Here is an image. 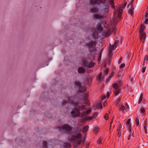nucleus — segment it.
Listing matches in <instances>:
<instances>
[{
	"label": "nucleus",
	"instance_id": "54",
	"mask_svg": "<svg viewBox=\"0 0 148 148\" xmlns=\"http://www.w3.org/2000/svg\"><path fill=\"white\" fill-rule=\"evenodd\" d=\"M107 104V103L106 102H105L104 103H103V105L104 106H105V104Z\"/></svg>",
	"mask_w": 148,
	"mask_h": 148
},
{
	"label": "nucleus",
	"instance_id": "23",
	"mask_svg": "<svg viewBox=\"0 0 148 148\" xmlns=\"http://www.w3.org/2000/svg\"><path fill=\"white\" fill-rule=\"evenodd\" d=\"M118 132V136L120 137L121 136V130L120 128H119L117 130Z\"/></svg>",
	"mask_w": 148,
	"mask_h": 148
},
{
	"label": "nucleus",
	"instance_id": "27",
	"mask_svg": "<svg viewBox=\"0 0 148 148\" xmlns=\"http://www.w3.org/2000/svg\"><path fill=\"white\" fill-rule=\"evenodd\" d=\"M119 40H118L117 41H116L115 43V44H114V45L115 46V47H117L118 44H119Z\"/></svg>",
	"mask_w": 148,
	"mask_h": 148
},
{
	"label": "nucleus",
	"instance_id": "29",
	"mask_svg": "<svg viewBox=\"0 0 148 148\" xmlns=\"http://www.w3.org/2000/svg\"><path fill=\"white\" fill-rule=\"evenodd\" d=\"M116 48V47H115L114 45H112V46H111V49L112 50H115V49Z\"/></svg>",
	"mask_w": 148,
	"mask_h": 148
},
{
	"label": "nucleus",
	"instance_id": "16",
	"mask_svg": "<svg viewBox=\"0 0 148 148\" xmlns=\"http://www.w3.org/2000/svg\"><path fill=\"white\" fill-rule=\"evenodd\" d=\"M71 146V145L68 143H64L63 144L64 148H70Z\"/></svg>",
	"mask_w": 148,
	"mask_h": 148
},
{
	"label": "nucleus",
	"instance_id": "40",
	"mask_svg": "<svg viewBox=\"0 0 148 148\" xmlns=\"http://www.w3.org/2000/svg\"><path fill=\"white\" fill-rule=\"evenodd\" d=\"M121 98L120 97H119L117 99V103L118 104V103H119V102L120 101V100H121Z\"/></svg>",
	"mask_w": 148,
	"mask_h": 148
},
{
	"label": "nucleus",
	"instance_id": "44",
	"mask_svg": "<svg viewBox=\"0 0 148 148\" xmlns=\"http://www.w3.org/2000/svg\"><path fill=\"white\" fill-rule=\"evenodd\" d=\"M106 95L107 98L109 97L110 96V93L108 92H107Z\"/></svg>",
	"mask_w": 148,
	"mask_h": 148
},
{
	"label": "nucleus",
	"instance_id": "22",
	"mask_svg": "<svg viewBox=\"0 0 148 148\" xmlns=\"http://www.w3.org/2000/svg\"><path fill=\"white\" fill-rule=\"evenodd\" d=\"M132 137H134V136H133V132L132 134L130 133L129 135V136H128V137H127V140H129L130 139L131 137H132Z\"/></svg>",
	"mask_w": 148,
	"mask_h": 148
},
{
	"label": "nucleus",
	"instance_id": "33",
	"mask_svg": "<svg viewBox=\"0 0 148 148\" xmlns=\"http://www.w3.org/2000/svg\"><path fill=\"white\" fill-rule=\"evenodd\" d=\"M122 83V81L120 80H119L117 82V84L119 86H120L121 85Z\"/></svg>",
	"mask_w": 148,
	"mask_h": 148
},
{
	"label": "nucleus",
	"instance_id": "53",
	"mask_svg": "<svg viewBox=\"0 0 148 148\" xmlns=\"http://www.w3.org/2000/svg\"><path fill=\"white\" fill-rule=\"evenodd\" d=\"M85 141V139L84 140H82V143H84V142Z\"/></svg>",
	"mask_w": 148,
	"mask_h": 148
},
{
	"label": "nucleus",
	"instance_id": "20",
	"mask_svg": "<svg viewBox=\"0 0 148 148\" xmlns=\"http://www.w3.org/2000/svg\"><path fill=\"white\" fill-rule=\"evenodd\" d=\"M89 127L87 125L84 126L83 128V131L85 132H87L88 130Z\"/></svg>",
	"mask_w": 148,
	"mask_h": 148
},
{
	"label": "nucleus",
	"instance_id": "10",
	"mask_svg": "<svg viewBox=\"0 0 148 148\" xmlns=\"http://www.w3.org/2000/svg\"><path fill=\"white\" fill-rule=\"evenodd\" d=\"M129 109V106L127 105V104L126 107L124 106L123 105L120 106V110L122 111L123 113L127 111V110Z\"/></svg>",
	"mask_w": 148,
	"mask_h": 148
},
{
	"label": "nucleus",
	"instance_id": "42",
	"mask_svg": "<svg viewBox=\"0 0 148 148\" xmlns=\"http://www.w3.org/2000/svg\"><path fill=\"white\" fill-rule=\"evenodd\" d=\"M145 27V26L144 25H142L140 26V28L143 29H144Z\"/></svg>",
	"mask_w": 148,
	"mask_h": 148
},
{
	"label": "nucleus",
	"instance_id": "12",
	"mask_svg": "<svg viewBox=\"0 0 148 148\" xmlns=\"http://www.w3.org/2000/svg\"><path fill=\"white\" fill-rule=\"evenodd\" d=\"M123 11V10L121 8L118 9L116 11V14H117V16H118L119 18L121 17V15L122 14Z\"/></svg>",
	"mask_w": 148,
	"mask_h": 148
},
{
	"label": "nucleus",
	"instance_id": "6",
	"mask_svg": "<svg viewBox=\"0 0 148 148\" xmlns=\"http://www.w3.org/2000/svg\"><path fill=\"white\" fill-rule=\"evenodd\" d=\"M81 64L83 65L84 67L88 68H90L94 66L95 63L90 60L89 61L88 60L82 59L81 60Z\"/></svg>",
	"mask_w": 148,
	"mask_h": 148
},
{
	"label": "nucleus",
	"instance_id": "39",
	"mask_svg": "<svg viewBox=\"0 0 148 148\" xmlns=\"http://www.w3.org/2000/svg\"><path fill=\"white\" fill-rule=\"evenodd\" d=\"M98 107H99V109H101L102 108V105L101 104H99L98 105Z\"/></svg>",
	"mask_w": 148,
	"mask_h": 148
},
{
	"label": "nucleus",
	"instance_id": "37",
	"mask_svg": "<svg viewBox=\"0 0 148 148\" xmlns=\"http://www.w3.org/2000/svg\"><path fill=\"white\" fill-rule=\"evenodd\" d=\"M131 119L130 118L127 121V124L128 125H129L130 124V123Z\"/></svg>",
	"mask_w": 148,
	"mask_h": 148
},
{
	"label": "nucleus",
	"instance_id": "4",
	"mask_svg": "<svg viewBox=\"0 0 148 148\" xmlns=\"http://www.w3.org/2000/svg\"><path fill=\"white\" fill-rule=\"evenodd\" d=\"M85 96L84 95L82 96V95L81 94H78L75 95L74 97H70L68 96H66V97H68L70 99V100H73L79 103H81L85 107V106L83 104L86 105L87 106H90V104L88 103V101L87 99V96L86 95H85Z\"/></svg>",
	"mask_w": 148,
	"mask_h": 148
},
{
	"label": "nucleus",
	"instance_id": "59",
	"mask_svg": "<svg viewBox=\"0 0 148 148\" xmlns=\"http://www.w3.org/2000/svg\"><path fill=\"white\" fill-rule=\"evenodd\" d=\"M121 58H120L119 60H120V61H121Z\"/></svg>",
	"mask_w": 148,
	"mask_h": 148
},
{
	"label": "nucleus",
	"instance_id": "36",
	"mask_svg": "<svg viewBox=\"0 0 148 148\" xmlns=\"http://www.w3.org/2000/svg\"><path fill=\"white\" fill-rule=\"evenodd\" d=\"M146 66L144 67H143L142 69V73H144L146 69Z\"/></svg>",
	"mask_w": 148,
	"mask_h": 148
},
{
	"label": "nucleus",
	"instance_id": "48",
	"mask_svg": "<svg viewBox=\"0 0 148 148\" xmlns=\"http://www.w3.org/2000/svg\"><path fill=\"white\" fill-rule=\"evenodd\" d=\"M111 60L112 59L110 58L108 60V62H110L111 61Z\"/></svg>",
	"mask_w": 148,
	"mask_h": 148
},
{
	"label": "nucleus",
	"instance_id": "52",
	"mask_svg": "<svg viewBox=\"0 0 148 148\" xmlns=\"http://www.w3.org/2000/svg\"><path fill=\"white\" fill-rule=\"evenodd\" d=\"M121 63V61H120V60H119L118 61V63L120 64Z\"/></svg>",
	"mask_w": 148,
	"mask_h": 148
},
{
	"label": "nucleus",
	"instance_id": "8",
	"mask_svg": "<svg viewBox=\"0 0 148 148\" xmlns=\"http://www.w3.org/2000/svg\"><path fill=\"white\" fill-rule=\"evenodd\" d=\"M76 87L77 88L78 91L81 93H82L85 92L86 90V88L85 86H82L80 82L76 81L75 83Z\"/></svg>",
	"mask_w": 148,
	"mask_h": 148
},
{
	"label": "nucleus",
	"instance_id": "7",
	"mask_svg": "<svg viewBox=\"0 0 148 148\" xmlns=\"http://www.w3.org/2000/svg\"><path fill=\"white\" fill-rule=\"evenodd\" d=\"M72 127L68 124H64L62 127H59L57 129L60 131H65L67 132H71L72 129Z\"/></svg>",
	"mask_w": 148,
	"mask_h": 148
},
{
	"label": "nucleus",
	"instance_id": "30",
	"mask_svg": "<svg viewBox=\"0 0 148 148\" xmlns=\"http://www.w3.org/2000/svg\"><path fill=\"white\" fill-rule=\"evenodd\" d=\"M140 111L141 113H144L145 112V110L144 108H142Z\"/></svg>",
	"mask_w": 148,
	"mask_h": 148
},
{
	"label": "nucleus",
	"instance_id": "13",
	"mask_svg": "<svg viewBox=\"0 0 148 148\" xmlns=\"http://www.w3.org/2000/svg\"><path fill=\"white\" fill-rule=\"evenodd\" d=\"M78 72L79 73L84 74L85 72V69L82 67H79L78 69Z\"/></svg>",
	"mask_w": 148,
	"mask_h": 148
},
{
	"label": "nucleus",
	"instance_id": "28",
	"mask_svg": "<svg viewBox=\"0 0 148 148\" xmlns=\"http://www.w3.org/2000/svg\"><path fill=\"white\" fill-rule=\"evenodd\" d=\"M108 114H106L104 116V118L106 120H108Z\"/></svg>",
	"mask_w": 148,
	"mask_h": 148
},
{
	"label": "nucleus",
	"instance_id": "1",
	"mask_svg": "<svg viewBox=\"0 0 148 148\" xmlns=\"http://www.w3.org/2000/svg\"><path fill=\"white\" fill-rule=\"evenodd\" d=\"M96 29L97 30L93 31V34H92V39H89L85 44L86 47L88 49L89 51L95 54L96 52V47L97 44V40L99 38H101V36L105 37L108 36V33L106 32H103V28L100 24L97 25Z\"/></svg>",
	"mask_w": 148,
	"mask_h": 148
},
{
	"label": "nucleus",
	"instance_id": "51",
	"mask_svg": "<svg viewBox=\"0 0 148 148\" xmlns=\"http://www.w3.org/2000/svg\"><path fill=\"white\" fill-rule=\"evenodd\" d=\"M145 62H146L144 60L143 63V65L144 64H145Z\"/></svg>",
	"mask_w": 148,
	"mask_h": 148
},
{
	"label": "nucleus",
	"instance_id": "55",
	"mask_svg": "<svg viewBox=\"0 0 148 148\" xmlns=\"http://www.w3.org/2000/svg\"><path fill=\"white\" fill-rule=\"evenodd\" d=\"M113 118H112L111 119V122H110V123L111 124L112 122H113Z\"/></svg>",
	"mask_w": 148,
	"mask_h": 148
},
{
	"label": "nucleus",
	"instance_id": "61",
	"mask_svg": "<svg viewBox=\"0 0 148 148\" xmlns=\"http://www.w3.org/2000/svg\"><path fill=\"white\" fill-rule=\"evenodd\" d=\"M137 148H139V147H137Z\"/></svg>",
	"mask_w": 148,
	"mask_h": 148
},
{
	"label": "nucleus",
	"instance_id": "41",
	"mask_svg": "<svg viewBox=\"0 0 148 148\" xmlns=\"http://www.w3.org/2000/svg\"><path fill=\"white\" fill-rule=\"evenodd\" d=\"M148 15V10H147L145 12V17H147Z\"/></svg>",
	"mask_w": 148,
	"mask_h": 148
},
{
	"label": "nucleus",
	"instance_id": "15",
	"mask_svg": "<svg viewBox=\"0 0 148 148\" xmlns=\"http://www.w3.org/2000/svg\"><path fill=\"white\" fill-rule=\"evenodd\" d=\"M49 140L44 141L43 142V144L42 145L43 148H47V143Z\"/></svg>",
	"mask_w": 148,
	"mask_h": 148
},
{
	"label": "nucleus",
	"instance_id": "32",
	"mask_svg": "<svg viewBox=\"0 0 148 148\" xmlns=\"http://www.w3.org/2000/svg\"><path fill=\"white\" fill-rule=\"evenodd\" d=\"M125 64H124V63L120 65V66H119V68L120 69L123 68L125 67Z\"/></svg>",
	"mask_w": 148,
	"mask_h": 148
},
{
	"label": "nucleus",
	"instance_id": "58",
	"mask_svg": "<svg viewBox=\"0 0 148 148\" xmlns=\"http://www.w3.org/2000/svg\"><path fill=\"white\" fill-rule=\"evenodd\" d=\"M120 41H121V42H122V40H120Z\"/></svg>",
	"mask_w": 148,
	"mask_h": 148
},
{
	"label": "nucleus",
	"instance_id": "43",
	"mask_svg": "<svg viewBox=\"0 0 148 148\" xmlns=\"http://www.w3.org/2000/svg\"><path fill=\"white\" fill-rule=\"evenodd\" d=\"M145 23L146 24H147L148 23V19H147L145 20Z\"/></svg>",
	"mask_w": 148,
	"mask_h": 148
},
{
	"label": "nucleus",
	"instance_id": "3",
	"mask_svg": "<svg viewBox=\"0 0 148 148\" xmlns=\"http://www.w3.org/2000/svg\"><path fill=\"white\" fill-rule=\"evenodd\" d=\"M90 5L93 6V8L90 9L91 12L96 13L98 10L96 5H97L101 4L102 5V12L104 14H106L109 11V8L110 5L112 8L114 9L113 0H90Z\"/></svg>",
	"mask_w": 148,
	"mask_h": 148
},
{
	"label": "nucleus",
	"instance_id": "24",
	"mask_svg": "<svg viewBox=\"0 0 148 148\" xmlns=\"http://www.w3.org/2000/svg\"><path fill=\"white\" fill-rule=\"evenodd\" d=\"M135 121H136V125L137 126H138L139 123V119L137 117L136 118V119H135Z\"/></svg>",
	"mask_w": 148,
	"mask_h": 148
},
{
	"label": "nucleus",
	"instance_id": "2",
	"mask_svg": "<svg viewBox=\"0 0 148 148\" xmlns=\"http://www.w3.org/2000/svg\"><path fill=\"white\" fill-rule=\"evenodd\" d=\"M69 98L67 97H65V99L63 100L62 105H64L67 103L71 104L75 106L76 107L72 111L71 114L72 117H76L79 116L83 117L84 116L88 115L91 111V108H90L88 110L80 112V111H82L83 110L85 109L84 106L81 103H78L76 101L72 100H70Z\"/></svg>",
	"mask_w": 148,
	"mask_h": 148
},
{
	"label": "nucleus",
	"instance_id": "21",
	"mask_svg": "<svg viewBox=\"0 0 148 148\" xmlns=\"http://www.w3.org/2000/svg\"><path fill=\"white\" fill-rule=\"evenodd\" d=\"M143 96V94L142 93H141L140 96L139 100H138V104H139L141 102V101Z\"/></svg>",
	"mask_w": 148,
	"mask_h": 148
},
{
	"label": "nucleus",
	"instance_id": "25",
	"mask_svg": "<svg viewBox=\"0 0 148 148\" xmlns=\"http://www.w3.org/2000/svg\"><path fill=\"white\" fill-rule=\"evenodd\" d=\"M129 13L130 14L131 16H132L134 12L132 9H129Z\"/></svg>",
	"mask_w": 148,
	"mask_h": 148
},
{
	"label": "nucleus",
	"instance_id": "35",
	"mask_svg": "<svg viewBox=\"0 0 148 148\" xmlns=\"http://www.w3.org/2000/svg\"><path fill=\"white\" fill-rule=\"evenodd\" d=\"M148 59V56H147V55H145V57H144V60L145 61H147V60Z\"/></svg>",
	"mask_w": 148,
	"mask_h": 148
},
{
	"label": "nucleus",
	"instance_id": "56",
	"mask_svg": "<svg viewBox=\"0 0 148 148\" xmlns=\"http://www.w3.org/2000/svg\"><path fill=\"white\" fill-rule=\"evenodd\" d=\"M98 78H99V79H100V76H99L98 77Z\"/></svg>",
	"mask_w": 148,
	"mask_h": 148
},
{
	"label": "nucleus",
	"instance_id": "34",
	"mask_svg": "<svg viewBox=\"0 0 148 148\" xmlns=\"http://www.w3.org/2000/svg\"><path fill=\"white\" fill-rule=\"evenodd\" d=\"M109 70L108 69H106L104 71V73L106 75H107L108 73Z\"/></svg>",
	"mask_w": 148,
	"mask_h": 148
},
{
	"label": "nucleus",
	"instance_id": "9",
	"mask_svg": "<svg viewBox=\"0 0 148 148\" xmlns=\"http://www.w3.org/2000/svg\"><path fill=\"white\" fill-rule=\"evenodd\" d=\"M143 29L140 28L139 34L140 35V39L143 43H144L145 42L146 38V34L143 32Z\"/></svg>",
	"mask_w": 148,
	"mask_h": 148
},
{
	"label": "nucleus",
	"instance_id": "5",
	"mask_svg": "<svg viewBox=\"0 0 148 148\" xmlns=\"http://www.w3.org/2000/svg\"><path fill=\"white\" fill-rule=\"evenodd\" d=\"M71 135L70 140L72 143H73L74 146L76 147L79 145L82 141L81 139L82 136L81 134L74 131L73 132L71 133Z\"/></svg>",
	"mask_w": 148,
	"mask_h": 148
},
{
	"label": "nucleus",
	"instance_id": "60",
	"mask_svg": "<svg viewBox=\"0 0 148 148\" xmlns=\"http://www.w3.org/2000/svg\"><path fill=\"white\" fill-rule=\"evenodd\" d=\"M145 121H146H146H147V119H146L145 120Z\"/></svg>",
	"mask_w": 148,
	"mask_h": 148
},
{
	"label": "nucleus",
	"instance_id": "47",
	"mask_svg": "<svg viewBox=\"0 0 148 148\" xmlns=\"http://www.w3.org/2000/svg\"><path fill=\"white\" fill-rule=\"evenodd\" d=\"M119 127V128H120L121 130V129L122 128V125H121V123H120Z\"/></svg>",
	"mask_w": 148,
	"mask_h": 148
},
{
	"label": "nucleus",
	"instance_id": "11",
	"mask_svg": "<svg viewBox=\"0 0 148 148\" xmlns=\"http://www.w3.org/2000/svg\"><path fill=\"white\" fill-rule=\"evenodd\" d=\"M85 83L89 85L92 82V78L87 75L86 76V78L85 80Z\"/></svg>",
	"mask_w": 148,
	"mask_h": 148
},
{
	"label": "nucleus",
	"instance_id": "38",
	"mask_svg": "<svg viewBox=\"0 0 148 148\" xmlns=\"http://www.w3.org/2000/svg\"><path fill=\"white\" fill-rule=\"evenodd\" d=\"M99 130V128L97 127H95V128L94 130L96 132H97Z\"/></svg>",
	"mask_w": 148,
	"mask_h": 148
},
{
	"label": "nucleus",
	"instance_id": "18",
	"mask_svg": "<svg viewBox=\"0 0 148 148\" xmlns=\"http://www.w3.org/2000/svg\"><path fill=\"white\" fill-rule=\"evenodd\" d=\"M114 93L115 94V96H117L118 95L121 93V90H115L114 92Z\"/></svg>",
	"mask_w": 148,
	"mask_h": 148
},
{
	"label": "nucleus",
	"instance_id": "46",
	"mask_svg": "<svg viewBox=\"0 0 148 148\" xmlns=\"http://www.w3.org/2000/svg\"><path fill=\"white\" fill-rule=\"evenodd\" d=\"M130 126H129V128H128V129H129V131L130 132H132V130H131V129L130 128Z\"/></svg>",
	"mask_w": 148,
	"mask_h": 148
},
{
	"label": "nucleus",
	"instance_id": "17",
	"mask_svg": "<svg viewBox=\"0 0 148 148\" xmlns=\"http://www.w3.org/2000/svg\"><path fill=\"white\" fill-rule=\"evenodd\" d=\"M94 17L96 19H101L103 18V17L100 15L98 14H95L94 15Z\"/></svg>",
	"mask_w": 148,
	"mask_h": 148
},
{
	"label": "nucleus",
	"instance_id": "57",
	"mask_svg": "<svg viewBox=\"0 0 148 148\" xmlns=\"http://www.w3.org/2000/svg\"><path fill=\"white\" fill-rule=\"evenodd\" d=\"M130 4H131L130 3V4H128V5H127V7H128V6L129 5H130Z\"/></svg>",
	"mask_w": 148,
	"mask_h": 148
},
{
	"label": "nucleus",
	"instance_id": "62",
	"mask_svg": "<svg viewBox=\"0 0 148 148\" xmlns=\"http://www.w3.org/2000/svg\"><path fill=\"white\" fill-rule=\"evenodd\" d=\"M147 8H148V5L147 6Z\"/></svg>",
	"mask_w": 148,
	"mask_h": 148
},
{
	"label": "nucleus",
	"instance_id": "19",
	"mask_svg": "<svg viewBox=\"0 0 148 148\" xmlns=\"http://www.w3.org/2000/svg\"><path fill=\"white\" fill-rule=\"evenodd\" d=\"M112 86L116 90L118 88L119 86L117 84L114 83L113 84Z\"/></svg>",
	"mask_w": 148,
	"mask_h": 148
},
{
	"label": "nucleus",
	"instance_id": "49",
	"mask_svg": "<svg viewBox=\"0 0 148 148\" xmlns=\"http://www.w3.org/2000/svg\"><path fill=\"white\" fill-rule=\"evenodd\" d=\"M145 130V133L146 134H147V129Z\"/></svg>",
	"mask_w": 148,
	"mask_h": 148
},
{
	"label": "nucleus",
	"instance_id": "31",
	"mask_svg": "<svg viewBox=\"0 0 148 148\" xmlns=\"http://www.w3.org/2000/svg\"><path fill=\"white\" fill-rule=\"evenodd\" d=\"M144 130L147 129V125L146 123V121H145V123L144 125Z\"/></svg>",
	"mask_w": 148,
	"mask_h": 148
},
{
	"label": "nucleus",
	"instance_id": "14",
	"mask_svg": "<svg viewBox=\"0 0 148 148\" xmlns=\"http://www.w3.org/2000/svg\"><path fill=\"white\" fill-rule=\"evenodd\" d=\"M98 114L97 112H95L93 114L92 116H89L88 117V120H91L94 119L95 117H96L97 115Z\"/></svg>",
	"mask_w": 148,
	"mask_h": 148
},
{
	"label": "nucleus",
	"instance_id": "50",
	"mask_svg": "<svg viewBox=\"0 0 148 148\" xmlns=\"http://www.w3.org/2000/svg\"><path fill=\"white\" fill-rule=\"evenodd\" d=\"M77 131L78 132H80L81 131V129H80V130H79L78 129V128H77Z\"/></svg>",
	"mask_w": 148,
	"mask_h": 148
},
{
	"label": "nucleus",
	"instance_id": "26",
	"mask_svg": "<svg viewBox=\"0 0 148 148\" xmlns=\"http://www.w3.org/2000/svg\"><path fill=\"white\" fill-rule=\"evenodd\" d=\"M101 140L102 139L101 138H100L99 139L97 140V143H98L100 144H101L102 143L101 142Z\"/></svg>",
	"mask_w": 148,
	"mask_h": 148
},
{
	"label": "nucleus",
	"instance_id": "45",
	"mask_svg": "<svg viewBox=\"0 0 148 148\" xmlns=\"http://www.w3.org/2000/svg\"><path fill=\"white\" fill-rule=\"evenodd\" d=\"M113 75V73H112L110 75V78H111Z\"/></svg>",
	"mask_w": 148,
	"mask_h": 148
}]
</instances>
